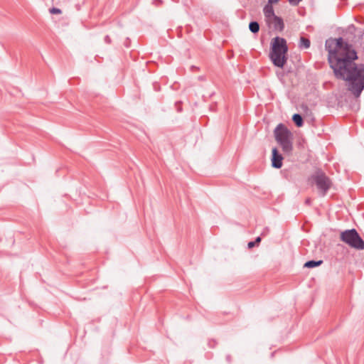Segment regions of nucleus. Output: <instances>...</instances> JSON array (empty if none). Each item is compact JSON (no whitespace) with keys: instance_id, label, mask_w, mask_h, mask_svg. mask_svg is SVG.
<instances>
[{"instance_id":"ddd939ff","label":"nucleus","mask_w":364,"mask_h":364,"mask_svg":"<svg viewBox=\"0 0 364 364\" xmlns=\"http://www.w3.org/2000/svg\"><path fill=\"white\" fill-rule=\"evenodd\" d=\"M261 237L260 236H258L257 237L255 240L253 241H250L248 243H247V247L248 248L251 249L255 246H257L259 245V244L261 242Z\"/></svg>"},{"instance_id":"4468645a","label":"nucleus","mask_w":364,"mask_h":364,"mask_svg":"<svg viewBox=\"0 0 364 364\" xmlns=\"http://www.w3.org/2000/svg\"><path fill=\"white\" fill-rule=\"evenodd\" d=\"M249 28L250 30L254 33H257L259 30V26L258 23L255 21L251 22L249 25Z\"/></svg>"},{"instance_id":"6e6552de","label":"nucleus","mask_w":364,"mask_h":364,"mask_svg":"<svg viewBox=\"0 0 364 364\" xmlns=\"http://www.w3.org/2000/svg\"><path fill=\"white\" fill-rule=\"evenodd\" d=\"M267 23L272 26L274 29L282 31L284 28V23L281 18L277 16L276 15L273 16L271 18H268L266 19Z\"/></svg>"},{"instance_id":"f03ea898","label":"nucleus","mask_w":364,"mask_h":364,"mask_svg":"<svg viewBox=\"0 0 364 364\" xmlns=\"http://www.w3.org/2000/svg\"><path fill=\"white\" fill-rule=\"evenodd\" d=\"M335 77L344 80L347 90L355 97H359L364 90V70H333Z\"/></svg>"},{"instance_id":"4be33fe9","label":"nucleus","mask_w":364,"mask_h":364,"mask_svg":"<svg viewBox=\"0 0 364 364\" xmlns=\"http://www.w3.org/2000/svg\"><path fill=\"white\" fill-rule=\"evenodd\" d=\"M302 107V109H303L304 110H305V111L309 110V108H308V107H307L306 105H302V107Z\"/></svg>"},{"instance_id":"393cba45","label":"nucleus","mask_w":364,"mask_h":364,"mask_svg":"<svg viewBox=\"0 0 364 364\" xmlns=\"http://www.w3.org/2000/svg\"><path fill=\"white\" fill-rule=\"evenodd\" d=\"M181 109H181V107H178V108H177L178 112H181Z\"/></svg>"},{"instance_id":"20e7f679","label":"nucleus","mask_w":364,"mask_h":364,"mask_svg":"<svg viewBox=\"0 0 364 364\" xmlns=\"http://www.w3.org/2000/svg\"><path fill=\"white\" fill-rule=\"evenodd\" d=\"M275 140L281 146L282 151L289 154L293 150V134L287 126L279 123L274 130Z\"/></svg>"},{"instance_id":"39448f33","label":"nucleus","mask_w":364,"mask_h":364,"mask_svg":"<svg viewBox=\"0 0 364 364\" xmlns=\"http://www.w3.org/2000/svg\"><path fill=\"white\" fill-rule=\"evenodd\" d=\"M340 239L352 248L358 250H364V240L354 228L341 232Z\"/></svg>"},{"instance_id":"1a4fd4ad","label":"nucleus","mask_w":364,"mask_h":364,"mask_svg":"<svg viewBox=\"0 0 364 364\" xmlns=\"http://www.w3.org/2000/svg\"><path fill=\"white\" fill-rule=\"evenodd\" d=\"M323 261L321 260V259H319V260H314V259L308 260L307 262H306L304 263V267L309 268V269L315 268V267H319L320 265H321L323 264Z\"/></svg>"},{"instance_id":"b1692460","label":"nucleus","mask_w":364,"mask_h":364,"mask_svg":"<svg viewBox=\"0 0 364 364\" xmlns=\"http://www.w3.org/2000/svg\"><path fill=\"white\" fill-rule=\"evenodd\" d=\"M158 85L156 84H154V89L155 90H158Z\"/></svg>"},{"instance_id":"412c9836","label":"nucleus","mask_w":364,"mask_h":364,"mask_svg":"<svg viewBox=\"0 0 364 364\" xmlns=\"http://www.w3.org/2000/svg\"><path fill=\"white\" fill-rule=\"evenodd\" d=\"M305 203L306 204H308V205H310L311 204V199L310 198L306 199Z\"/></svg>"},{"instance_id":"423d86ee","label":"nucleus","mask_w":364,"mask_h":364,"mask_svg":"<svg viewBox=\"0 0 364 364\" xmlns=\"http://www.w3.org/2000/svg\"><path fill=\"white\" fill-rule=\"evenodd\" d=\"M310 179L316 184L320 196H325L332 184L331 179L326 174L318 168L310 176Z\"/></svg>"},{"instance_id":"f3484780","label":"nucleus","mask_w":364,"mask_h":364,"mask_svg":"<svg viewBox=\"0 0 364 364\" xmlns=\"http://www.w3.org/2000/svg\"><path fill=\"white\" fill-rule=\"evenodd\" d=\"M301 0H289V3L292 5H297Z\"/></svg>"},{"instance_id":"f257e3e1","label":"nucleus","mask_w":364,"mask_h":364,"mask_svg":"<svg viewBox=\"0 0 364 364\" xmlns=\"http://www.w3.org/2000/svg\"><path fill=\"white\" fill-rule=\"evenodd\" d=\"M326 47L331 68H356L353 65L357 53L342 38L327 40Z\"/></svg>"},{"instance_id":"0eeeda50","label":"nucleus","mask_w":364,"mask_h":364,"mask_svg":"<svg viewBox=\"0 0 364 364\" xmlns=\"http://www.w3.org/2000/svg\"><path fill=\"white\" fill-rule=\"evenodd\" d=\"M284 157L282 154L279 153L277 148L274 147L272 150V166L274 168H280L283 164Z\"/></svg>"},{"instance_id":"2eb2a0df","label":"nucleus","mask_w":364,"mask_h":364,"mask_svg":"<svg viewBox=\"0 0 364 364\" xmlns=\"http://www.w3.org/2000/svg\"><path fill=\"white\" fill-rule=\"evenodd\" d=\"M301 47L304 48H309L310 46V41L304 37H301L300 39Z\"/></svg>"},{"instance_id":"9b49d317","label":"nucleus","mask_w":364,"mask_h":364,"mask_svg":"<svg viewBox=\"0 0 364 364\" xmlns=\"http://www.w3.org/2000/svg\"><path fill=\"white\" fill-rule=\"evenodd\" d=\"M273 4L268 3L264 8V14L265 16V19L268 18H271L274 16V9L272 7Z\"/></svg>"},{"instance_id":"9d476101","label":"nucleus","mask_w":364,"mask_h":364,"mask_svg":"<svg viewBox=\"0 0 364 364\" xmlns=\"http://www.w3.org/2000/svg\"><path fill=\"white\" fill-rule=\"evenodd\" d=\"M291 119L297 127H301L304 125V119L301 114L295 113L292 115Z\"/></svg>"},{"instance_id":"f8f14e48","label":"nucleus","mask_w":364,"mask_h":364,"mask_svg":"<svg viewBox=\"0 0 364 364\" xmlns=\"http://www.w3.org/2000/svg\"><path fill=\"white\" fill-rule=\"evenodd\" d=\"M291 70H277V75L280 81H283V77L290 73Z\"/></svg>"},{"instance_id":"6ab92c4d","label":"nucleus","mask_w":364,"mask_h":364,"mask_svg":"<svg viewBox=\"0 0 364 364\" xmlns=\"http://www.w3.org/2000/svg\"><path fill=\"white\" fill-rule=\"evenodd\" d=\"M105 41L107 43H109H109H111V42H112V39H111V38H110L108 35H107V36L105 37Z\"/></svg>"},{"instance_id":"a211bd4d","label":"nucleus","mask_w":364,"mask_h":364,"mask_svg":"<svg viewBox=\"0 0 364 364\" xmlns=\"http://www.w3.org/2000/svg\"><path fill=\"white\" fill-rule=\"evenodd\" d=\"M215 344H216V342H215V341H213H213H210L208 342V346H209L210 348H214Z\"/></svg>"},{"instance_id":"5701e85b","label":"nucleus","mask_w":364,"mask_h":364,"mask_svg":"<svg viewBox=\"0 0 364 364\" xmlns=\"http://www.w3.org/2000/svg\"><path fill=\"white\" fill-rule=\"evenodd\" d=\"M230 358H231V357H230V355H228L226 356V360H227V361H228V362H230Z\"/></svg>"},{"instance_id":"7ed1b4c3","label":"nucleus","mask_w":364,"mask_h":364,"mask_svg":"<svg viewBox=\"0 0 364 364\" xmlns=\"http://www.w3.org/2000/svg\"><path fill=\"white\" fill-rule=\"evenodd\" d=\"M287 46L286 41L280 37H276L271 42L270 58L277 67H283L287 60Z\"/></svg>"},{"instance_id":"a878e982","label":"nucleus","mask_w":364,"mask_h":364,"mask_svg":"<svg viewBox=\"0 0 364 364\" xmlns=\"http://www.w3.org/2000/svg\"><path fill=\"white\" fill-rule=\"evenodd\" d=\"M181 102H176V105L177 106L178 104H180Z\"/></svg>"},{"instance_id":"aec40b11","label":"nucleus","mask_w":364,"mask_h":364,"mask_svg":"<svg viewBox=\"0 0 364 364\" xmlns=\"http://www.w3.org/2000/svg\"><path fill=\"white\" fill-rule=\"evenodd\" d=\"M279 1V0H268V3L274 4L278 3Z\"/></svg>"},{"instance_id":"dca6fc26","label":"nucleus","mask_w":364,"mask_h":364,"mask_svg":"<svg viewBox=\"0 0 364 364\" xmlns=\"http://www.w3.org/2000/svg\"><path fill=\"white\" fill-rule=\"evenodd\" d=\"M49 11L51 14H62V11L56 7H52L49 9Z\"/></svg>"}]
</instances>
